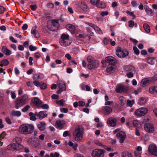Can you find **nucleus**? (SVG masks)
<instances>
[{
  "mask_svg": "<svg viewBox=\"0 0 157 157\" xmlns=\"http://www.w3.org/2000/svg\"><path fill=\"white\" fill-rule=\"evenodd\" d=\"M21 141L20 138L15 137L12 140V143L7 146V150L11 151L20 150L23 148V146L21 144Z\"/></svg>",
  "mask_w": 157,
  "mask_h": 157,
  "instance_id": "nucleus-1",
  "label": "nucleus"
},
{
  "mask_svg": "<svg viewBox=\"0 0 157 157\" xmlns=\"http://www.w3.org/2000/svg\"><path fill=\"white\" fill-rule=\"evenodd\" d=\"M116 63L115 59L111 56L106 57L105 60L101 61L103 67H106V66H108L106 69H115L114 66Z\"/></svg>",
  "mask_w": 157,
  "mask_h": 157,
  "instance_id": "nucleus-2",
  "label": "nucleus"
},
{
  "mask_svg": "<svg viewBox=\"0 0 157 157\" xmlns=\"http://www.w3.org/2000/svg\"><path fill=\"white\" fill-rule=\"evenodd\" d=\"M34 130V126L32 124H23L19 127V131L21 134L27 135L32 133Z\"/></svg>",
  "mask_w": 157,
  "mask_h": 157,
  "instance_id": "nucleus-3",
  "label": "nucleus"
},
{
  "mask_svg": "<svg viewBox=\"0 0 157 157\" xmlns=\"http://www.w3.org/2000/svg\"><path fill=\"white\" fill-rule=\"evenodd\" d=\"M28 100V96L26 94H24L21 97L17 98L15 102V108L18 109L21 106L26 104Z\"/></svg>",
  "mask_w": 157,
  "mask_h": 157,
  "instance_id": "nucleus-4",
  "label": "nucleus"
},
{
  "mask_svg": "<svg viewBox=\"0 0 157 157\" xmlns=\"http://www.w3.org/2000/svg\"><path fill=\"white\" fill-rule=\"evenodd\" d=\"M72 42L69 35L67 34L63 33L61 35L59 40L60 45L63 47H66L70 45Z\"/></svg>",
  "mask_w": 157,
  "mask_h": 157,
  "instance_id": "nucleus-5",
  "label": "nucleus"
},
{
  "mask_svg": "<svg viewBox=\"0 0 157 157\" xmlns=\"http://www.w3.org/2000/svg\"><path fill=\"white\" fill-rule=\"evenodd\" d=\"M75 141H80L83 137L82 130L80 126L77 127L75 129L73 134Z\"/></svg>",
  "mask_w": 157,
  "mask_h": 157,
  "instance_id": "nucleus-6",
  "label": "nucleus"
},
{
  "mask_svg": "<svg viewBox=\"0 0 157 157\" xmlns=\"http://www.w3.org/2000/svg\"><path fill=\"white\" fill-rule=\"evenodd\" d=\"M116 54L119 58H123L128 56V52L126 49H121L120 47H118L116 50Z\"/></svg>",
  "mask_w": 157,
  "mask_h": 157,
  "instance_id": "nucleus-7",
  "label": "nucleus"
},
{
  "mask_svg": "<svg viewBox=\"0 0 157 157\" xmlns=\"http://www.w3.org/2000/svg\"><path fill=\"white\" fill-rule=\"evenodd\" d=\"M104 151L100 149H96L93 150L91 155L92 157H104Z\"/></svg>",
  "mask_w": 157,
  "mask_h": 157,
  "instance_id": "nucleus-8",
  "label": "nucleus"
},
{
  "mask_svg": "<svg viewBox=\"0 0 157 157\" xmlns=\"http://www.w3.org/2000/svg\"><path fill=\"white\" fill-rule=\"evenodd\" d=\"M147 112L148 109L147 108L142 107L135 110L134 114L136 116L140 117L145 115Z\"/></svg>",
  "mask_w": 157,
  "mask_h": 157,
  "instance_id": "nucleus-9",
  "label": "nucleus"
},
{
  "mask_svg": "<svg viewBox=\"0 0 157 157\" xmlns=\"http://www.w3.org/2000/svg\"><path fill=\"white\" fill-rule=\"evenodd\" d=\"M144 128L147 132L149 133L153 132L155 128L153 124L150 123H146L144 126Z\"/></svg>",
  "mask_w": 157,
  "mask_h": 157,
  "instance_id": "nucleus-10",
  "label": "nucleus"
},
{
  "mask_svg": "<svg viewBox=\"0 0 157 157\" xmlns=\"http://www.w3.org/2000/svg\"><path fill=\"white\" fill-rule=\"evenodd\" d=\"M52 27H48L50 30L54 31L58 29L59 27V20L56 19L53 20L52 21Z\"/></svg>",
  "mask_w": 157,
  "mask_h": 157,
  "instance_id": "nucleus-11",
  "label": "nucleus"
},
{
  "mask_svg": "<svg viewBox=\"0 0 157 157\" xmlns=\"http://www.w3.org/2000/svg\"><path fill=\"white\" fill-rule=\"evenodd\" d=\"M116 136L119 139V142L121 143H124L126 137L125 132L122 131L117 133Z\"/></svg>",
  "mask_w": 157,
  "mask_h": 157,
  "instance_id": "nucleus-12",
  "label": "nucleus"
},
{
  "mask_svg": "<svg viewBox=\"0 0 157 157\" xmlns=\"http://www.w3.org/2000/svg\"><path fill=\"white\" fill-rule=\"evenodd\" d=\"M117 119L115 118L110 117L108 119L106 123L108 126L114 127L117 125Z\"/></svg>",
  "mask_w": 157,
  "mask_h": 157,
  "instance_id": "nucleus-13",
  "label": "nucleus"
},
{
  "mask_svg": "<svg viewBox=\"0 0 157 157\" xmlns=\"http://www.w3.org/2000/svg\"><path fill=\"white\" fill-rule=\"evenodd\" d=\"M148 151L151 154L157 156V147L155 144H150L148 147Z\"/></svg>",
  "mask_w": 157,
  "mask_h": 157,
  "instance_id": "nucleus-14",
  "label": "nucleus"
},
{
  "mask_svg": "<svg viewBox=\"0 0 157 157\" xmlns=\"http://www.w3.org/2000/svg\"><path fill=\"white\" fill-rule=\"evenodd\" d=\"M128 90L127 87H125L123 85L121 84H118L116 88V91L118 93H126L128 91Z\"/></svg>",
  "mask_w": 157,
  "mask_h": 157,
  "instance_id": "nucleus-15",
  "label": "nucleus"
},
{
  "mask_svg": "<svg viewBox=\"0 0 157 157\" xmlns=\"http://www.w3.org/2000/svg\"><path fill=\"white\" fill-rule=\"evenodd\" d=\"M152 81V78H144L141 82L140 85L142 87H145L149 85Z\"/></svg>",
  "mask_w": 157,
  "mask_h": 157,
  "instance_id": "nucleus-16",
  "label": "nucleus"
},
{
  "mask_svg": "<svg viewBox=\"0 0 157 157\" xmlns=\"http://www.w3.org/2000/svg\"><path fill=\"white\" fill-rule=\"evenodd\" d=\"M65 121L64 120H57L56 122L55 126L57 128L62 129L64 127Z\"/></svg>",
  "mask_w": 157,
  "mask_h": 157,
  "instance_id": "nucleus-17",
  "label": "nucleus"
},
{
  "mask_svg": "<svg viewBox=\"0 0 157 157\" xmlns=\"http://www.w3.org/2000/svg\"><path fill=\"white\" fill-rule=\"evenodd\" d=\"M58 86L59 90L57 92V94H60L63 91L65 90L66 86L64 82L62 81H59V82Z\"/></svg>",
  "mask_w": 157,
  "mask_h": 157,
  "instance_id": "nucleus-18",
  "label": "nucleus"
},
{
  "mask_svg": "<svg viewBox=\"0 0 157 157\" xmlns=\"http://www.w3.org/2000/svg\"><path fill=\"white\" fill-rule=\"evenodd\" d=\"M102 111L105 115H108L112 112V109L109 106H105L102 108Z\"/></svg>",
  "mask_w": 157,
  "mask_h": 157,
  "instance_id": "nucleus-19",
  "label": "nucleus"
},
{
  "mask_svg": "<svg viewBox=\"0 0 157 157\" xmlns=\"http://www.w3.org/2000/svg\"><path fill=\"white\" fill-rule=\"evenodd\" d=\"M32 102L36 105L40 106L42 104V101L37 97H34L32 99Z\"/></svg>",
  "mask_w": 157,
  "mask_h": 157,
  "instance_id": "nucleus-20",
  "label": "nucleus"
},
{
  "mask_svg": "<svg viewBox=\"0 0 157 157\" xmlns=\"http://www.w3.org/2000/svg\"><path fill=\"white\" fill-rule=\"evenodd\" d=\"M89 66L91 69L97 68L99 66V62L97 60H94L91 64H89Z\"/></svg>",
  "mask_w": 157,
  "mask_h": 157,
  "instance_id": "nucleus-21",
  "label": "nucleus"
},
{
  "mask_svg": "<svg viewBox=\"0 0 157 157\" xmlns=\"http://www.w3.org/2000/svg\"><path fill=\"white\" fill-rule=\"evenodd\" d=\"M80 8L85 12H88L89 10L87 5L84 2H82L80 4Z\"/></svg>",
  "mask_w": 157,
  "mask_h": 157,
  "instance_id": "nucleus-22",
  "label": "nucleus"
},
{
  "mask_svg": "<svg viewBox=\"0 0 157 157\" xmlns=\"http://www.w3.org/2000/svg\"><path fill=\"white\" fill-rule=\"evenodd\" d=\"M36 115L39 117L40 120H41L46 117L47 115L44 111H41L38 113H36Z\"/></svg>",
  "mask_w": 157,
  "mask_h": 157,
  "instance_id": "nucleus-23",
  "label": "nucleus"
},
{
  "mask_svg": "<svg viewBox=\"0 0 157 157\" xmlns=\"http://www.w3.org/2000/svg\"><path fill=\"white\" fill-rule=\"evenodd\" d=\"M66 27L72 33H74L76 29L74 25L69 24L66 25Z\"/></svg>",
  "mask_w": 157,
  "mask_h": 157,
  "instance_id": "nucleus-24",
  "label": "nucleus"
},
{
  "mask_svg": "<svg viewBox=\"0 0 157 157\" xmlns=\"http://www.w3.org/2000/svg\"><path fill=\"white\" fill-rule=\"evenodd\" d=\"M149 91L151 94L157 95V86H151L149 88Z\"/></svg>",
  "mask_w": 157,
  "mask_h": 157,
  "instance_id": "nucleus-25",
  "label": "nucleus"
},
{
  "mask_svg": "<svg viewBox=\"0 0 157 157\" xmlns=\"http://www.w3.org/2000/svg\"><path fill=\"white\" fill-rule=\"evenodd\" d=\"M2 52L5 53L6 56H9L11 54V51L8 49L5 46H3L2 48Z\"/></svg>",
  "mask_w": 157,
  "mask_h": 157,
  "instance_id": "nucleus-26",
  "label": "nucleus"
},
{
  "mask_svg": "<svg viewBox=\"0 0 157 157\" xmlns=\"http://www.w3.org/2000/svg\"><path fill=\"white\" fill-rule=\"evenodd\" d=\"M46 124L44 122H41L37 124V126L38 129L41 131H43L45 129Z\"/></svg>",
  "mask_w": 157,
  "mask_h": 157,
  "instance_id": "nucleus-27",
  "label": "nucleus"
},
{
  "mask_svg": "<svg viewBox=\"0 0 157 157\" xmlns=\"http://www.w3.org/2000/svg\"><path fill=\"white\" fill-rule=\"evenodd\" d=\"M142 147L140 146H138L136 150L135 151L134 153L135 155L137 156L140 155L142 153Z\"/></svg>",
  "mask_w": 157,
  "mask_h": 157,
  "instance_id": "nucleus-28",
  "label": "nucleus"
},
{
  "mask_svg": "<svg viewBox=\"0 0 157 157\" xmlns=\"http://www.w3.org/2000/svg\"><path fill=\"white\" fill-rule=\"evenodd\" d=\"M143 28L146 33H150V28L148 24L144 23L143 25Z\"/></svg>",
  "mask_w": 157,
  "mask_h": 157,
  "instance_id": "nucleus-29",
  "label": "nucleus"
},
{
  "mask_svg": "<svg viewBox=\"0 0 157 157\" xmlns=\"http://www.w3.org/2000/svg\"><path fill=\"white\" fill-rule=\"evenodd\" d=\"M145 11L147 12V14L150 16H153L154 14V12L151 9L146 7L145 8Z\"/></svg>",
  "mask_w": 157,
  "mask_h": 157,
  "instance_id": "nucleus-30",
  "label": "nucleus"
},
{
  "mask_svg": "<svg viewBox=\"0 0 157 157\" xmlns=\"http://www.w3.org/2000/svg\"><path fill=\"white\" fill-rule=\"evenodd\" d=\"M31 33L33 34L35 38H38L39 36V34L38 31L35 29H32L31 31Z\"/></svg>",
  "mask_w": 157,
  "mask_h": 157,
  "instance_id": "nucleus-31",
  "label": "nucleus"
},
{
  "mask_svg": "<svg viewBox=\"0 0 157 157\" xmlns=\"http://www.w3.org/2000/svg\"><path fill=\"white\" fill-rule=\"evenodd\" d=\"M29 116H30V120L34 121L36 120V113L34 114L33 112H30L29 113Z\"/></svg>",
  "mask_w": 157,
  "mask_h": 157,
  "instance_id": "nucleus-32",
  "label": "nucleus"
},
{
  "mask_svg": "<svg viewBox=\"0 0 157 157\" xmlns=\"http://www.w3.org/2000/svg\"><path fill=\"white\" fill-rule=\"evenodd\" d=\"M68 145L72 147L73 148L75 151L77 150V147H78V144L76 143H73L71 141H69L68 143Z\"/></svg>",
  "mask_w": 157,
  "mask_h": 157,
  "instance_id": "nucleus-33",
  "label": "nucleus"
},
{
  "mask_svg": "<svg viewBox=\"0 0 157 157\" xmlns=\"http://www.w3.org/2000/svg\"><path fill=\"white\" fill-rule=\"evenodd\" d=\"M21 114V113L19 111L13 110L11 113V115L17 117H20Z\"/></svg>",
  "mask_w": 157,
  "mask_h": 157,
  "instance_id": "nucleus-34",
  "label": "nucleus"
},
{
  "mask_svg": "<svg viewBox=\"0 0 157 157\" xmlns=\"http://www.w3.org/2000/svg\"><path fill=\"white\" fill-rule=\"evenodd\" d=\"M121 157H132V156L129 153L125 151L122 153Z\"/></svg>",
  "mask_w": 157,
  "mask_h": 157,
  "instance_id": "nucleus-35",
  "label": "nucleus"
},
{
  "mask_svg": "<svg viewBox=\"0 0 157 157\" xmlns=\"http://www.w3.org/2000/svg\"><path fill=\"white\" fill-rule=\"evenodd\" d=\"M9 64V61L7 59H5L1 62L0 66L2 67L3 66H7Z\"/></svg>",
  "mask_w": 157,
  "mask_h": 157,
  "instance_id": "nucleus-36",
  "label": "nucleus"
},
{
  "mask_svg": "<svg viewBox=\"0 0 157 157\" xmlns=\"http://www.w3.org/2000/svg\"><path fill=\"white\" fill-rule=\"evenodd\" d=\"M93 29L95 31V32L99 33V34H102V31L101 30V29L98 27V26L96 25H95L94 27L93 28Z\"/></svg>",
  "mask_w": 157,
  "mask_h": 157,
  "instance_id": "nucleus-37",
  "label": "nucleus"
},
{
  "mask_svg": "<svg viewBox=\"0 0 157 157\" xmlns=\"http://www.w3.org/2000/svg\"><path fill=\"white\" fill-rule=\"evenodd\" d=\"M133 124L135 127H139L140 126V123L137 120H134L133 121Z\"/></svg>",
  "mask_w": 157,
  "mask_h": 157,
  "instance_id": "nucleus-38",
  "label": "nucleus"
},
{
  "mask_svg": "<svg viewBox=\"0 0 157 157\" xmlns=\"http://www.w3.org/2000/svg\"><path fill=\"white\" fill-rule=\"evenodd\" d=\"M103 71L105 72V74L107 75V73L111 74L114 73L115 71V69H103Z\"/></svg>",
  "mask_w": 157,
  "mask_h": 157,
  "instance_id": "nucleus-39",
  "label": "nucleus"
},
{
  "mask_svg": "<svg viewBox=\"0 0 157 157\" xmlns=\"http://www.w3.org/2000/svg\"><path fill=\"white\" fill-rule=\"evenodd\" d=\"M96 6L100 8H104L105 7V5L104 2H99V3Z\"/></svg>",
  "mask_w": 157,
  "mask_h": 157,
  "instance_id": "nucleus-40",
  "label": "nucleus"
},
{
  "mask_svg": "<svg viewBox=\"0 0 157 157\" xmlns=\"http://www.w3.org/2000/svg\"><path fill=\"white\" fill-rule=\"evenodd\" d=\"M135 103L134 100H132V101L128 100L127 101V106H129L132 107L133 105Z\"/></svg>",
  "mask_w": 157,
  "mask_h": 157,
  "instance_id": "nucleus-41",
  "label": "nucleus"
},
{
  "mask_svg": "<svg viewBox=\"0 0 157 157\" xmlns=\"http://www.w3.org/2000/svg\"><path fill=\"white\" fill-rule=\"evenodd\" d=\"M5 136V133L4 132H3L0 135V146H2L3 143L1 142V141L2 140Z\"/></svg>",
  "mask_w": 157,
  "mask_h": 157,
  "instance_id": "nucleus-42",
  "label": "nucleus"
},
{
  "mask_svg": "<svg viewBox=\"0 0 157 157\" xmlns=\"http://www.w3.org/2000/svg\"><path fill=\"white\" fill-rule=\"evenodd\" d=\"M155 59L153 58H150L147 60V62L148 63L152 65L154 63Z\"/></svg>",
  "mask_w": 157,
  "mask_h": 157,
  "instance_id": "nucleus-43",
  "label": "nucleus"
},
{
  "mask_svg": "<svg viewBox=\"0 0 157 157\" xmlns=\"http://www.w3.org/2000/svg\"><path fill=\"white\" fill-rule=\"evenodd\" d=\"M119 99L121 102V103L122 105H124L125 104L126 100L125 98L121 96L119 98Z\"/></svg>",
  "mask_w": 157,
  "mask_h": 157,
  "instance_id": "nucleus-44",
  "label": "nucleus"
},
{
  "mask_svg": "<svg viewBox=\"0 0 157 157\" xmlns=\"http://www.w3.org/2000/svg\"><path fill=\"white\" fill-rule=\"evenodd\" d=\"M100 0H90V2L92 5L96 6L98 4Z\"/></svg>",
  "mask_w": 157,
  "mask_h": 157,
  "instance_id": "nucleus-45",
  "label": "nucleus"
},
{
  "mask_svg": "<svg viewBox=\"0 0 157 157\" xmlns=\"http://www.w3.org/2000/svg\"><path fill=\"white\" fill-rule=\"evenodd\" d=\"M87 60L89 62H92L94 60V57L91 56H89L87 57Z\"/></svg>",
  "mask_w": 157,
  "mask_h": 157,
  "instance_id": "nucleus-46",
  "label": "nucleus"
},
{
  "mask_svg": "<svg viewBox=\"0 0 157 157\" xmlns=\"http://www.w3.org/2000/svg\"><path fill=\"white\" fill-rule=\"evenodd\" d=\"M94 143L96 145H97L98 146L102 147H103L104 146V145H103L101 143V142L98 140H94Z\"/></svg>",
  "mask_w": 157,
  "mask_h": 157,
  "instance_id": "nucleus-47",
  "label": "nucleus"
},
{
  "mask_svg": "<svg viewBox=\"0 0 157 157\" xmlns=\"http://www.w3.org/2000/svg\"><path fill=\"white\" fill-rule=\"evenodd\" d=\"M146 101L145 98L142 97L139 100V103L140 105H143L144 104Z\"/></svg>",
  "mask_w": 157,
  "mask_h": 157,
  "instance_id": "nucleus-48",
  "label": "nucleus"
},
{
  "mask_svg": "<svg viewBox=\"0 0 157 157\" xmlns=\"http://www.w3.org/2000/svg\"><path fill=\"white\" fill-rule=\"evenodd\" d=\"M64 101L63 99H61L59 101H56V103L59 105L63 106L64 105Z\"/></svg>",
  "mask_w": 157,
  "mask_h": 157,
  "instance_id": "nucleus-49",
  "label": "nucleus"
},
{
  "mask_svg": "<svg viewBox=\"0 0 157 157\" xmlns=\"http://www.w3.org/2000/svg\"><path fill=\"white\" fill-rule=\"evenodd\" d=\"M30 107V105H27L22 109V111L24 112H25L28 110Z\"/></svg>",
  "mask_w": 157,
  "mask_h": 157,
  "instance_id": "nucleus-50",
  "label": "nucleus"
},
{
  "mask_svg": "<svg viewBox=\"0 0 157 157\" xmlns=\"http://www.w3.org/2000/svg\"><path fill=\"white\" fill-rule=\"evenodd\" d=\"M60 111L61 113H67L68 112V109L64 108V107H62L60 109Z\"/></svg>",
  "mask_w": 157,
  "mask_h": 157,
  "instance_id": "nucleus-51",
  "label": "nucleus"
},
{
  "mask_svg": "<svg viewBox=\"0 0 157 157\" xmlns=\"http://www.w3.org/2000/svg\"><path fill=\"white\" fill-rule=\"evenodd\" d=\"M50 157H59V154L56 152L51 153L50 155Z\"/></svg>",
  "mask_w": 157,
  "mask_h": 157,
  "instance_id": "nucleus-52",
  "label": "nucleus"
},
{
  "mask_svg": "<svg viewBox=\"0 0 157 157\" xmlns=\"http://www.w3.org/2000/svg\"><path fill=\"white\" fill-rule=\"evenodd\" d=\"M133 48L134 53L136 55H138L140 54V51L136 47L134 46L133 47Z\"/></svg>",
  "mask_w": 157,
  "mask_h": 157,
  "instance_id": "nucleus-53",
  "label": "nucleus"
},
{
  "mask_svg": "<svg viewBox=\"0 0 157 157\" xmlns=\"http://www.w3.org/2000/svg\"><path fill=\"white\" fill-rule=\"evenodd\" d=\"M37 49V47L36 46H33L32 45L29 46V49L30 51H34Z\"/></svg>",
  "mask_w": 157,
  "mask_h": 157,
  "instance_id": "nucleus-54",
  "label": "nucleus"
},
{
  "mask_svg": "<svg viewBox=\"0 0 157 157\" xmlns=\"http://www.w3.org/2000/svg\"><path fill=\"white\" fill-rule=\"evenodd\" d=\"M40 88L42 90H44L47 87V85L46 84L44 83H42L40 84Z\"/></svg>",
  "mask_w": 157,
  "mask_h": 157,
  "instance_id": "nucleus-55",
  "label": "nucleus"
},
{
  "mask_svg": "<svg viewBox=\"0 0 157 157\" xmlns=\"http://www.w3.org/2000/svg\"><path fill=\"white\" fill-rule=\"evenodd\" d=\"M126 13L129 15L130 16L133 17L134 18H135L136 17L135 15L134 14V13L132 12H130L128 10L126 11Z\"/></svg>",
  "mask_w": 157,
  "mask_h": 157,
  "instance_id": "nucleus-56",
  "label": "nucleus"
},
{
  "mask_svg": "<svg viewBox=\"0 0 157 157\" xmlns=\"http://www.w3.org/2000/svg\"><path fill=\"white\" fill-rule=\"evenodd\" d=\"M70 135V133L69 131H65L63 134V136L64 137H66L68 136H69Z\"/></svg>",
  "mask_w": 157,
  "mask_h": 157,
  "instance_id": "nucleus-57",
  "label": "nucleus"
},
{
  "mask_svg": "<svg viewBox=\"0 0 157 157\" xmlns=\"http://www.w3.org/2000/svg\"><path fill=\"white\" fill-rule=\"evenodd\" d=\"M42 108L44 109H47L49 108V106L47 104H44L41 105Z\"/></svg>",
  "mask_w": 157,
  "mask_h": 157,
  "instance_id": "nucleus-58",
  "label": "nucleus"
},
{
  "mask_svg": "<svg viewBox=\"0 0 157 157\" xmlns=\"http://www.w3.org/2000/svg\"><path fill=\"white\" fill-rule=\"evenodd\" d=\"M89 77V75L88 74H82L80 76V77L81 78L82 77L84 78H88Z\"/></svg>",
  "mask_w": 157,
  "mask_h": 157,
  "instance_id": "nucleus-59",
  "label": "nucleus"
},
{
  "mask_svg": "<svg viewBox=\"0 0 157 157\" xmlns=\"http://www.w3.org/2000/svg\"><path fill=\"white\" fill-rule=\"evenodd\" d=\"M141 89L140 87H139L136 90H135L134 92L136 94H137L141 92Z\"/></svg>",
  "mask_w": 157,
  "mask_h": 157,
  "instance_id": "nucleus-60",
  "label": "nucleus"
},
{
  "mask_svg": "<svg viewBox=\"0 0 157 157\" xmlns=\"http://www.w3.org/2000/svg\"><path fill=\"white\" fill-rule=\"evenodd\" d=\"M31 9L33 11H35L37 8L35 4L32 5L30 6Z\"/></svg>",
  "mask_w": 157,
  "mask_h": 157,
  "instance_id": "nucleus-61",
  "label": "nucleus"
},
{
  "mask_svg": "<svg viewBox=\"0 0 157 157\" xmlns=\"http://www.w3.org/2000/svg\"><path fill=\"white\" fill-rule=\"evenodd\" d=\"M78 106H82L85 105V103L82 101H78Z\"/></svg>",
  "mask_w": 157,
  "mask_h": 157,
  "instance_id": "nucleus-62",
  "label": "nucleus"
},
{
  "mask_svg": "<svg viewBox=\"0 0 157 157\" xmlns=\"http://www.w3.org/2000/svg\"><path fill=\"white\" fill-rule=\"evenodd\" d=\"M129 26L130 27H132L134 26V23L133 21H129L128 22Z\"/></svg>",
  "mask_w": 157,
  "mask_h": 157,
  "instance_id": "nucleus-63",
  "label": "nucleus"
},
{
  "mask_svg": "<svg viewBox=\"0 0 157 157\" xmlns=\"http://www.w3.org/2000/svg\"><path fill=\"white\" fill-rule=\"evenodd\" d=\"M11 98L13 99H14L16 98V94L15 92L11 91Z\"/></svg>",
  "mask_w": 157,
  "mask_h": 157,
  "instance_id": "nucleus-64",
  "label": "nucleus"
}]
</instances>
